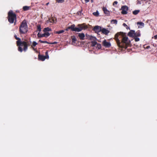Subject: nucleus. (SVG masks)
<instances>
[{"label": "nucleus", "instance_id": "35", "mask_svg": "<svg viewBox=\"0 0 157 157\" xmlns=\"http://www.w3.org/2000/svg\"><path fill=\"white\" fill-rule=\"evenodd\" d=\"M41 34H40L39 33L37 35L38 37L39 38L41 37Z\"/></svg>", "mask_w": 157, "mask_h": 157}, {"label": "nucleus", "instance_id": "7", "mask_svg": "<svg viewBox=\"0 0 157 157\" xmlns=\"http://www.w3.org/2000/svg\"><path fill=\"white\" fill-rule=\"evenodd\" d=\"M103 45L106 48H110L111 44L109 42H107L105 40H104L102 42Z\"/></svg>", "mask_w": 157, "mask_h": 157}, {"label": "nucleus", "instance_id": "23", "mask_svg": "<svg viewBox=\"0 0 157 157\" xmlns=\"http://www.w3.org/2000/svg\"><path fill=\"white\" fill-rule=\"evenodd\" d=\"M64 32V30H60V31H56L55 32V33H56V34H60V33H63Z\"/></svg>", "mask_w": 157, "mask_h": 157}, {"label": "nucleus", "instance_id": "20", "mask_svg": "<svg viewBox=\"0 0 157 157\" xmlns=\"http://www.w3.org/2000/svg\"><path fill=\"white\" fill-rule=\"evenodd\" d=\"M91 46L94 47L97 44V42L96 41H92L91 42Z\"/></svg>", "mask_w": 157, "mask_h": 157}, {"label": "nucleus", "instance_id": "16", "mask_svg": "<svg viewBox=\"0 0 157 157\" xmlns=\"http://www.w3.org/2000/svg\"><path fill=\"white\" fill-rule=\"evenodd\" d=\"M140 36V32L139 30H138L136 32H135L134 37H139Z\"/></svg>", "mask_w": 157, "mask_h": 157}, {"label": "nucleus", "instance_id": "25", "mask_svg": "<svg viewBox=\"0 0 157 157\" xmlns=\"http://www.w3.org/2000/svg\"><path fill=\"white\" fill-rule=\"evenodd\" d=\"M45 34V37H47L49 36L50 35V34L48 32H44Z\"/></svg>", "mask_w": 157, "mask_h": 157}, {"label": "nucleus", "instance_id": "19", "mask_svg": "<svg viewBox=\"0 0 157 157\" xmlns=\"http://www.w3.org/2000/svg\"><path fill=\"white\" fill-rule=\"evenodd\" d=\"M51 31V29L48 27L44 28L43 30L44 32H48Z\"/></svg>", "mask_w": 157, "mask_h": 157}, {"label": "nucleus", "instance_id": "2", "mask_svg": "<svg viewBox=\"0 0 157 157\" xmlns=\"http://www.w3.org/2000/svg\"><path fill=\"white\" fill-rule=\"evenodd\" d=\"M14 37L15 39L17 40L16 41V44L18 47V51L21 52H22L23 51L26 52L28 49V47L30 45L29 41L27 40L22 41L20 38L17 37L16 35H15Z\"/></svg>", "mask_w": 157, "mask_h": 157}, {"label": "nucleus", "instance_id": "21", "mask_svg": "<svg viewBox=\"0 0 157 157\" xmlns=\"http://www.w3.org/2000/svg\"><path fill=\"white\" fill-rule=\"evenodd\" d=\"M140 10H135L132 12V13L134 15H137V14H138L140 12Z\"/></svg>", "mask_w": 157, "mask_h": 157}, {"label": "nucleus", "instance_id": "34", "mask_svg": "<svg viewBox=\"0 0 157 157\" xmlns=\"http://www.w3.org/2000/svg\"><path fill=\"white\" fill-rule=\"evenodd\" d=\"M46 57V59H48L49 58V56L48 55V52H47L45 53V56Z\"/></svg>", "mask_w": 157, "mask_h": 157}, {"label": "nucleus", "instance_id": "39", "mask_svg": "<svg viewBox=\"0 0 157 157\" xmlns=\"http://www.w3.org/2000/svg\"><path fill=\"white\" fill-rule=\"evenodd\" d=\"M41 37H45V34H44H44H41Z\"/></svg>", "mask_w": 157, "mask_h": 157}, {"label": "nucleus", "instance_id": "22", "mask_svg": "<svg viewBox=\"0 0 157 157\" xmlns=\"http://www.w3.org/2000/svg\"><path fill=\"white\" fill-rule=\"evenodd\" d=\"M71 39L73 42H75L77 40V39L75 36H71Z\"/></svg>", "mask_w": 157, "mask_h": 157}, {"label": "nucleus", "instance_id": "17", "mask_svg": "<svg viewBox=\"0 0 157 157\" xmlns=\"http://www.w3.org/2000/svg\"><path fill=\"white\" fill-rule=\"evenodd\" d=\"M89 38L90 40H92V41H96L97 40V38L96 37L92 36H89Z\"/></svg>", "mask_w": 157, "mask_h": 157}, {"label": "nucleus", "instance_id": "11", "mask_svg": "<svg viewBox=\"0 0 157 157\" xmlns=\"http://www.w3.org/2000/svg\"><path fill=\"white\" fill-rule=\"evenodd\" d=\"M78 36L79 37V38L80 40H83L84 39L85 37V34L84 33H78Z\"/></svg>", "mask_w": 157, "mask_h": 157}, {"label": "nucleus", "instance_id": "42", "mask_svg": "<svg viewBox=\"0 0 157 157\" xmlns=\"http://www.w3.org/2000/svg\"><path fill=\"white\" fill-rule=\"evenodd\" d=\"M49 4V2H48V3H47L46 4V6H48Z\"/></svg>", "mask_w": 157, "mask_h": 157}, {"label": "nucleus", "instance_id": "44", "mask_svg": "<svg viewBox=\"0 0 157 157\" xmlns=\"http://www.w3.org/2000/svg\"><path fill=\"white\" fill-rule=\"evenodd\" d=\"M56 42H55L54 43H53V44H56Z\"/></svg>", "mask_w": 157, "mask_h": 157}, {"label": "nucleus", "instance_id": "41", "mask_svg": "<svg viewBox=\"0 0 157 157\" xmlns=\"http://www.w3.org/2000/svg\"><path fill=\"white\" fill-rule=\"evenodd\" d=\"M85 2L86 3H87V2H89L90 0H85Z\"/></svg>", "mask_w": 157, "mask_h": 157}, {"label": "nucleus", "instance_id": "3", "mask_svg": "<svg viewBox=\"0 0 157 157\" xmlns=\"http://www.w3.org/2000/svg\"><path fill=\"white\" fill-rule=\"evenodd\" d=\"M7 19L8 21L11 24L14 23L15 25L17 21V16L16 14L13 13L12 10H10L8 13Z\"/></svg>", "mask_w": 157, "mask_h": 157}, {"label": "nucleus", "instance_id": "29", "mask_svg": "<svg viewBox=\"0 0 157 157\" xmlns=\"http://www.w3.org/2000/svg\"><path fill=\"white\" fill-rule=\"evenodd\" d=\"M93 14L94 15L96 16H98L99 15V13L97 11L96 12H94Z\"/></svg>", "mask_w": 157, "mask_h": 157}, {"label": "nucleus", "instance_id": "15", "mask_svg": "<svg viewBox=\"0 0 157 157\" xmlns=\"http://www.w3.org/2000/svg\"><path fill=\"white\" fill-rule=\"evenodd\" d=\"M47 23L49 22L52 23H54V19L53 17L49 18L48 20L47 21Z\"/></svg>", "mask_w": 157, "mask_h": 157}, {"label": "nucleus", "instance_id": "27", "mask_svg": "<svg viewBox=\"0 0 157 157\" xmlns=\"http://www.w3.org/2000/svg\"><path fill=\"white\" fill-rule=\"evenodd\" d=\"M97 48H98V49H100L101 48V45L100 44H98L97 43Z\"/></svg>", "mask_w": 157, "mask_h": 157}, {"label": "nucleus", "instance_id": "4", "mask_svg": "<svg viewBox=\"0 0 157 157\" xmlns=\"http://www.w3.org/2000/svg\"><path fill=\"white\" fill-rule=\"evenodd\" d=\"M28 31V28L26 21L24 20L19 26V31L20 34H25Z\"/></svg>", "mask_w": 157, "mask_h": 157}, {"label": "nucleus", "instance_id": "47", "mask_svg": "<svg viewBox=\"0 0 157 157\" xmlns=\"http://www.w3.org/2000/svg\"><path fill=\"white\" fill-rule=\"evenodd\" d=\"M82 10L81 11H80V13H81V12H82Z\"/></svg>", "mask_w": 157, "mask_h": 157}, {"label": "nucleus", "instance_id": "43", "mask_svg": "<svg viewBox=\"0 0 157 157\" xmlns=\"http://www.w3.org/2000/svg\"><path fill=\"white\" fill-rule=\"evenodd\" d=\"M94 0H91V2L92 3L93 2Z\"/></svg>", "mask_w": 157, "mask_h": 157}, {"label": "nucleus", "instance_id": "31", "mask_svg": "<svg viewBox=\"0 0 157 157\" xmlns=\"http://www.w3.org/2000/svg\"><path fill=\"white\" fill-rule=\"evenodd\" d=\"M137 24L143 26H144V24L142 22H138L137 23Z\"/></svg>", "mask_w": 157, "mask_h": 157}, {"label": "nucleus", "instance_id": "10", "mask_svg": "<svg viewBox=\"0 0 157 157\" xmlns=\"http://www.w3.org/2000/svg\"><path fill=\"white\" fill-rule=\"evenodd\" d=\"M101 31L103 34L106 35H107L110 32L109 31L105 28H103L102 29Z\"/></svg>", "mask_w": 157, "mask_h": 157}, {"label": "nucleus", "instance_id": "6", "mask_svg": "<svg viewBox=\"0 0 157 157\" xmlns=\"http://www.w3.org/2000/svg\"><path fill=\"white\" fill-rule=\"evenodd\" d=\"M128 7L126 6H124L121 7L122 11L121 13L122 14H126L127 13V11L128 10Z\"/></svg>", "mask_w": 157, "mask_h": 157}, {"label": "nucleus", "instance_id": "12", "mask_svg": "<svg viewBox=\"0 0 157 157\" xmlns=\"http://www.w3.org/2000/svg\"><path fill=\"white\" fill-rule=\"evenodd\" d=\"M135 34V31L134 30L130 31L128 33V35L130 37H134Z\"/></svg>", "mask_w": 157, "mask_h": 157}, {"label": "nucleus", "instance_id": "18", "mask_svg": "<svg viewBox=\"0 0 157 157\" xmlns=\"http://www.w3.org/2000/svg\"><path fill=\"white\" fill-rule=\"evenodd\" d=\"M30 8L31 7L30 6H25L23 7V9L24 11H25L29 10Z\"/></svg>", "mask_w": 157, "mask_h": 157}, {"label": "nucleus", "instance_id": "37", "mask_svg": "<svg viewBox=\"0 0 157 157\" xmlns=\"http://www.w3.org/2000/svg\"><path fill=\"white\" fill-rule=\"evenodd\" d=\"M137 4H141V2L140 1L138 0L137 1Z\"/></svg>", "mask_w": 157, "mask_h": 157}, {"label": "nucleus", "instance_id": "5", "mask_svg": "<svg viewBox=\"0 0 157 157\" xmlns=\"http://www.w3.org/2000/svg\"><path fill=\"white\" fill-rule=\"evenodd\" d=\"M78 27H75L74 24L68 27V29H70L72 31L79 32L82 30V29L80 26H78Z\"/></svg>", "mask_w": 157, "mask_h": 157}, {"label": "nucleus", "instance_id": "36", "mask_svg": "<svg viewBox=\"0 0 157 157\" xmlns=\"http://www.w3.org/2000/svg\"><path fill=\"white\" fill-rule=\"evenodd\" d=\"M123 25L124 26V27H126V28L127 29L128 28V26L125 23H124L123 24Z\"/></svg>", "mask_w": 157, "mask_h": 157}, {"label": "nucleus", "instance_id": "28", "mask_svg": "<svg viewBox=\"0 0 157 157\" xmlns=\"http://www.w3.org/2000/svg\"><path fill=\"white\" fill-rule=\"evenodd\" d=\"M37 30L39 32L41 31V26L40 25H38L37 26Z\"/></svg>", "mask_w": 157, "mask_h": 157}, {"label": "nucleus", "instance_id": "46", "mask_svg": "<svg viewBox=\"0 0 157 157\" xmlns=\"http://www.w3.org/2000/svg\"><path fill=\"white\" fill-rule=\"evenodd\" d=\"M149 47H149V46H147V48H149Z\"/></svg>", "mask_w": 157, "mask_h": 157}, {"label": "nucleus", "instance_id": "26", "mask_svg": "<svg viewBox=\"0 0 157 157\" xmlns=\"http://www.w3.org/2000/svg\"><path fill=\"white\" fill-rule=\"evenodd\" d=\"M39 41L41 43H47V44H49V42H47V41H42V40H39Z\"/></svg>", "mask_w": 157, "mask_h": 157}, {"label": "nucleus", "instance_id": "13", "mask_svg": "<svg viewBox=\"0 0 157 157\" xmlns=\"http://www.w3.org/2000/svg\"><path fill=\"white\" fill-rule=\"evenodd\" d=\"M38 59L42 61H44L46 59L45 56H44L41 55L40 54L38 55Z\"/></svg>", "mask_w": 157, "mask_h": 157}, {"label": "nucleus", "instance_id": "33", "mask_svg": "<svg viewBox=\"0 0 157 157\" xmlns=\"http://www.w3.org/2000/svg\"><path fill=\"white\" fill-rule=\"evenodd\" d=\"M135 38H134V39H135V41H139L140 40V39L139 38H138V37H134Z\"/></svg>", "mask_w": 157, "mask_h": 157}, {"label": "nucleus", "instance_id": "14", "mask_svg": "<svg viewBox=\"0 0 157 157\" xmlns=\"http://www.w3.org/2000/svg\"><path fill=\"white\" fill-rule=\"evenodd\" d=\"M102 9L105 13L107 15H109L110 12L106 8L103 7Z\"/></svg>", "mask_w": 157, "mask_h": 157}, {"label": "nucleus", "instance_id": "40", "mask_svg": "<svg viewBox=\"0 0 157 157\" xmlns=\"http://www.w3.org/2000/svg\"><path fill=\"white\" fill-rule=\"evenodd\" d=\"M155 39H157V35H156L154 36Z\"/></svg>", "mask_w": 157, "mask_h": 157}, {"label": "nucleus", "instance_id": "38", "mask_svg": "<svg viewBox=\"0 0 157 157\" xmlns=\"http://www.w3.org/2000/svg\"><path fill=\"white\" fill-rule=\"evenodd\" d=\"M117 3L118 2L117 1H114L113 3V5H114L115 4L117 5Z\"/></svg>", "mask_w": 157, "mask_h": 157}, {"label": "nucleus", "instance_id": "1", "mask_svg": "<svg viewBox=\"0 0 157 157\" xmlns=\"http://www.w3.org/2000/svg\"><path fill=\"white\" fill-rule=\"evenodd\" d=\"M115 39L118 46L120 48L126 49L130 45V41L125 34L122 32L117 33L115 35Z\"/></svg>", "mask_w": 157, "mask_h": 157}, {"label": "nucleus", "instance_id": "24", "mask_svg": "<svg viewBox=\"0 0 157 157\" xmlns=\"http://www.w3.org/2000/svg\"><path fill=\"white\" fill-rule=\"evenodd\" d=\"M111 23L113 24H117V21L116 20H112L111 21Z\"/></svg>", "mask_w": 157, "mask_h": 157}, {"label": "nucleus", "instance_id": "9", "mask_svg": "<svg viewBox=\"0 0 157 157\" xmlns=\"http://www.w3.org/2000/svg\"><path fill=\"white\" fill-rule=\"evenodd\" d=\"M78 26H80L81 28H82V30L83 29H87L88 28V25L84 23L82 24H78Z\"/></svg>", "mask_w": 157, "mask_h": 157}, {"label": "nucleus", "instance_id": "30", "mask_svg": "<svg viewBox=\"0 0 157 157\" xmlns=\"http://www.w3.org/2000/svg\"><path fill=\"white\" fill-rule=\"evenodd\" d=\"M37 44V43H36L35 41H33L32 47H35L36 45Z\"/></svg>", "mask_w": 157, "mask_h": 157}, {"label": "nucleus", "instance_id": "45", "mask_svg": "<svg viewBox=\"0 0 157 157\" xmlns=\"http://www.w3.org/2000/svg\"><path fill=\"white\" fill-rule=\"evenodd\" d=\"M68 29H68V28L67 29H66V30L67 31V30H68Z\"/></svg>", "mask_w": 157, "mask_h": 157}, {"label": "nucleus", "instance_id": "32", "mask_svg": "<svg viewBox=\"0 0 157 157\" xmlns=\"http://www.w3.org/2000/svg\"><path fill=\"white\" fill-rule=\"evenodd\" d=\"M58 3H63L64 2V0H56Z\"/></svg>", "mask_w": 157, "mask_h": 157}, {"label": "nucleus", "instance_id": "8", "mask_svg": "<svg viewBox=\"0 0 157 157\" xmlns=\"http://www.w3.org/2000/svg\"><path fill=\"white\" fill-rule=\"evenodd\" d=\"M101 27L98 26H96L94 27L93 30L95 33H98L101 31Z\"/></svg>", "mask_w": 157, "mask_h": 157}]
</instances>
